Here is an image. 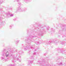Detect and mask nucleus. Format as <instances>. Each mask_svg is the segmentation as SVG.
Instances as JSON below:
<instances>
[{"instance_id": "obj_1", "label": "nucleus", "mask_w": 66, "mask_h": 66, "mask_svg": "<svg viewBox=\"0 0 66 66\" xmlns=\"http://www.w3.org/2000/svg\"><path fill=\"white\" fill-rule=\"evenodd\" d=\"M28 47L26 46V48H24V49L25 50H27L28 48H30V47L29 46H30V48H31V49H33V51H36V50L33 47H34V46L32 45H31V44L30 43H28Z\"/></svg>"}, {"instance_id": "obj_2", "label": "nucleus", "mask_w": 66, "mask_h": 66, "mask_svg": "<svg viewBox=\"0 0 66 66\" xmlns=\"http://www.w3.org/2000/svg\"><path fill=\"white\" fill-rule=\"evenodd\" d=\"M10 56L13 57V59H16L18 61H19V62L20 61V60H19V58H16L17 56L16 55H10Z\"/></svg>"}, {"instance_id": "obj_3", "label": "nucleus", "mask_w": 66, "mask_h": 66, "mask_svg": "<svg viewBox=\"0 0 66 66\" xmlns=\"http://www.w3.org/2000/svg\"><path fill=\"white\" fill-rule=\"evenodd\" d=\"M4 55L6 57H7L9 56V53L8 52H5V51H4L2 53V56H4Z\"/></svg>"}, {"instance_id": "obj_4", "label": "nucleus", "mask_w": 66, "mask_h": 66, "mask_svg": "<svg viewBox=\"0 0 66 66\" xmlns=\"http://www.w3.org/2000/svg\"><path fill=\"white\" fill-rule=\"evenodd\" d=\"M35 36H32L31 35H30L29 37L28 38V39H27V40L26 39V40L28 41V40H29V41H31L32 40V38H33V37H35Z\"/></svg>"}, {"instance_id": "obj_5", "label": "nucleus", "mask_w": 66, "mask_h": 66, "mask_svg": "<svg viewBox=\"0 0 66 66\" xmlns=\"http://www.w3.org/2000/svg\"><path fill=\"white\" fill-rule=\"evenodd\" d=\"M39 33L38 34V35H39L40 34H43L44 33V29H41L39 30Z\"/></svg>"}, {"instance_id": "obj_6", "label": "nucleus", "mask_w": 66, "mask_h": 66, "mask_svg": "<svg viewBox=\"0 0 66 66\" xmlns=\"http://www.w3.org/2000/svg\"><path fill=\"white\" fill-rule=\"evenodd\" d=\"M38 62L40 65H44V64H45V61H44V60H43L42 62L39 61Z\"/></svg>"}, {"instance_id": "obj_7", "label": "nucleus", "mask_w": 66, "mask_h": 66, "mask_svg": "<svg viewBox=\"0 0 66 66\" xmlns=\"http://www.w3.org/2000/svg\"><path fill=\"white\" fill-rule=\"evenodd\" d=\"M11 13H12L11 12H9L6 13V15H9L11 17H13L14 16V14Z\"/></svg>"}, {"instance_id": "obj_8", "label": "nucleus", "mask_w": 66, "mask_h": 66, "mask_svg": "<svg viewBox=\"0 0 66 66\" xmlns=\"http://www.w3.org/2000/svg\"><path fill=\"white\" fill-rule=\"evenodd\" d=\"M21 11H22V12L23 11V10L22 9H21V7H19L18 9V10H17V11H16V13H17V12H21Z\"/></svg>"}, {"instance_id": "obj_9", "label": "nucleus", "mask_w": 66, "mask_h": 66, "mask_svg": "<svg viewBox=\"0 0 66 66\" xmlns=\"http://www.w3.org/2000/svg\"><path fill=\"white\" fill-rule=\"evenodd\" d=\"M33 61H30V60H29L28 61V63H27L28 66H31V64L32 63Z\"/></svg>"}, {"instance_id": "obj_10", "label": "nucleus", "mask_w": 66, "mask_h": 66, "mask_svg": "<svg viewBox=\"0 0 66 66\" xmlns=\"http://www.w3.org/2000/svg\"><path fill=\"white\" fill-rule=\"evenodd\" d=\"M20 0H15L14 1V2H15L16 1L17 2H18V4L19 5H20V6L21 5V3L20 2Z\"/></svg>"}, {"instance_id": "obj_11", "label": "nucleus", "mask_w": 66, "mask_h": 66, "mask_svg": "<svg viewBox=\"0 0 66 66\" xmlns=\"http://www.w3.org/2000/svg\"><path fill=\"white\" fill-rule=\"evenodd\" d=\"M54 41H47L46 42L47 44H50V43H55V42H54Z\"/></svg>"}, {"instance_id": "obj_12", "label": "nucleus", "mask_w": 66, "mask_h": 66, "mask_svg": "<svg viewBox=\"0 0 66 66\" xmlns=\"http://www.w3.org/2000/svg\"><path fill=\"white\" fill-rule=\"evenodd\" d=\"M2 19L1 17H0V24H1V23H5V21H3L2 22H1Z\"/></svg>"}, {"instance_id": "obj_13", "label": "nucleus", "mask_w": 66, "mask_h": 66, "mask_svg": "<svg viewBox=\"0 0 66 66\" xmlns=\"http://www.w3.org/2000/svg\"><path fill=\"white\" fill-rule=\"evenodd\" d=\"M41 43H39L38 42H36V45H38V44H42V43H43V40H41Z\"/></svg>"}, {"instance_id": "obj_14", "label": "nucleus", "mask_w": 66, "mask_h": 66, "mask_svg": "<svg viewBox=\"0 0 66 66\" xmlns=\"http://www.w3.org/2000/svg\"><path fill=\"white\" fill-rule=\"evenodd\" d=\"M4 0H0V4H2V3L4 2Z\"/></svg>"}, {"instance_id": "obj_15", "label": "nucleus", "mask_w": 66, "mask_h": 66, "mask_svg": "<svg viewBox=\"0 0 66 66\" xmlns=\"http://www.w3.org/2000/svg\"><path fill=\"white\" fill-rule=\"evenodd\" d=\"M23 10L22 12L23 11H27V8H25L23 10Z\"/></svg>"}, {"instance_id": "obj_16", "label": "nucleus", "mask_w": 66, "mask_h": 66, "mask_svg": "<svg viewBox=\"0 0 66 66\" xmlns=\"http://www.w3.org/2000/svg\"><path fill=\"white\" fill-rule=\"evenodd\" d=\"M23 1L25 2H27V1H29L30 0H23Z\"/></svg>"}, {"instance_id": "obj_17", "label": "nucleus", "mask_w": 66, "mask_h": 66, "mask_svg": "<svg viewBox=\"0 0 66 66\" xmlns=\"http://www.w3.org/2000/svg\"><path fill=\"white\" fill-rule=\"evenodd\" d=\"M58 65H63V64L61 62L60 63H59L58 64Z\"/></svg>"}, {"instance_id": "obj_18", "label": "nucleus", "mask_w": 66, "mask_h": 66, "mask_svg": "<svg viewBox=\"0 0 66 66\" xmlns=\"http://www.w3.org/2000/svg\"><path fill=\"white\" fill-rule=\"evenodd\" d=\"M18 53H19V54H22V51H20Z\"/></svg>"}, {"instance_id": "obj_19", "label": "nucleus", "mask_w": 66, "mask_h": 66, "mask_svg": "<svg viewBox=\"0 0 66 66\" xmlns=\"http://www.w3.org/2000/svg\"><path fill=\"white\" fill-rule=\"evenodd\" d=\"M46 29H47V30H49V27L48 26L47 27Z\"/></svg>"}, {"instance_id": "obj_20", "label": "nucleus", "mask_w": 66, "mask_h": 66, "mask_svg": "<svg viewBox=\"0 0 66 66\" xmlns=\"http://www.w3.org/2000/svg\"><path fill=\"white\" fill-rule=\"evenodd\" d=\"M1 59H2V60H5V58L3 57H1Z\"/></svg>"}, {"instance_id": "obj_21", "label": "nucleus", "mask_w": 66, "mask_h": 66, "mask_svg": "<svg viewBox=\"0 0 66 66\" xmlns=\"http://www.w3.org/2000/svg\"><path fill=\"white\" fill-rule=\"evenodd\" d=\"M12 26H13V25H10V29H11V28H12Z\"/></svg>"}, {"instance_id": "obj_22", "label": "nucleus", "mask_w": 66, "mask_h": 66, "mask_svg": "<svg viewBox=\"0 0 66 66\" xmlns=\"http://www.w3.org/2000/svg\"><path fill=\"white\" fill-rule=\"evenodd\" d=\"M33 55H36V53L34 52L33 53Z\"/></svg>"}, {"instance_id": "obj_23", "label": "nucleus", "mask_w": 66, "mask_h": 66, "mask_svg": "<svg viewBox=\"0 0 66 66\" xmlns=\"http://www.w3.org/2000/svg\"><path fill=\"white\" fill-rule=\"evenodd\" d=\"M7 66H13V65H12V64H10V65H8Z\"/></svg>"}, {"instance_id": "obj_24", "label": "nucleus", "mask_w": 66, "mask_h": 66, "mask_svg": "<svg viewBox=\"0 0 66 66\" xmlns=\"http://www.w3.org/2000/svg\"><path fill=\"white\" fill-rule=\"evenodd\" d=\"M46 66H51V65H50L49 64H48V65H46Z\"/></svg>"}, {"instance_id": "obj_25", "label": "nucleus", "mask_w": 66, "mask_h": 66, "mask_svg": "<svg viewBox=\"0 0 66 66\" xmlns=\"http://www.w3.org/2000/svg\"><path fill=\"white\" fill-rule=\"evenodd\" d=\"M16 20V19H13V20L14 21H15V20Z\"/></svg>"}, {"instance_id": "obj_26", "label": "nucleus", "mask_w": 66, "mask_h": 66, "mask_svg": "<svg viewBox=\"0 0 66 66\" xmlns=\"http://www.w3.org/2000/svg\"><path fill=\"white\" fill-rule=\"evenodd\" d=\"M51 30H52V31H53V28H52Z\"/></svg>"}, {"instance_id": "obj_27", "label": "nucleus", "mask_w": 66, "mask_h": 66, "mask_svg": "<svg viewBox=\"0 0 66 66\" xmlns=\"http://www.w3.org/2000/svg\"><path fill=\"white\" fill-rule=\"evenodd\" d=\"M19 41H16V43H18V42H19Z\"/></svg>"}, {"instance_id": "obj_28", "label": "nucleus", "mask_w": 66, "mask_h": 66, "mask_svg": "<svg viewBox=\"0 0 66 66\" xmlns=\"http://www.w3.org/2000/svg\"><path fill=\"white\" fill-rule=\"evenodd\" d=\"M32 56L30 57V59H32Z\"/></svg>"}, {"instance_id": "obj_29", "label": "nucleus", "mask_w": 66, "mask_h": 66, "mask_svg": "<svg viewBox=\"0 0 66 66\" xmlns=\"http://www.w3.org/2000/svg\"><path fill=\"white\" fill-rule=\"evenodd\" d=\"M19 58L21 57V56H19Z\"/></svg>"}, {"instance_id": "obj_30", "label": "nucleus", "mask_w": 66, "mask_h": 66, "mask_svg": "<svg viewBox=\"0 0 66 66\" xmlns=\"http://www.w3.org/2000/svg\"><path fill=\"white\" fill-rule=\"evenodd\" d=\"M15 51L16 52H17V50H16Z\"/></svg>"}, {"instance_id": "obj_31", "label": "nucleus", "mask_w": 66, "mask_h": 66, "mask_svg": "<svg viewBox=\"0 0 66 66\" xmlns=\"http://www.w3.org/2000/svg\"><path fill=\"white\" fill-rule=\"evenodd\" d=\"M62 52H64L62 51Z\"/></svg>"}, {"instance_id": "obj_32", "label": "nucleus", "mask_w": 66, "mask_h": 66, "mask_svg": "<svg viewBox=\"0 0 66 66\" xmlns=\"http://www.w3.org/2000/svg\"><path fill=\"white\" fill-rule=\"evenodd\" d=\"M14 61H12V62H13Z\"/></svg>"}]
</instances>
